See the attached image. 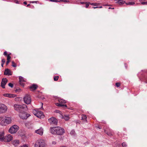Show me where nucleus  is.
<instances>
[{"instance_id": "1", "label": "nucleus", "mask_w": 147, "mask_h": 147, "mask_svg": "<svg viewBox=\"0 0 147 147\" xmlns=\"http://www.w3.org/2000/svg\"><path fill=\"white\" fill-rule=\"evenodd\" d=\"M50 131L53 134L58 135H62L65 132L64 129L60 127H51Z\"/></svg>"}, {"instance_id": "2", "label": "nucleus", "mask_w": 147, "mask_h": 147, "mask_svg": "<svg viewBox=\"0 0 147 147\" xmlns=\"http://www.w3.org/2000/svg\"><path fill=\"white\" fill-rule=\"evenodd\" d=\"M138 76L141 81H144L147 83V72L146 71H142L141 72L138 74Z\"/></svg>"}, {"instance_id": "3", "label": "nucleus", "mask_w": 147, "mask_h": 147, "mask_svg": "<svg viewBox=\"0 0 147 147\" xmlns=\"http://www.w3.org/2000/svg\"><path fill=\"white\" fill-rule=\"evenodd\" d=\"M14 109L20 113L22 111H26L27 109V106L25 104L22 105H19L15 104L14 105Z\"/></svg>"}, {"instance_id": "4", "label": "nucleus", "mask_w": 147, "mask_h": 147, "mask_svg": "<svg viewBox=\"0 0 147 147\" xmlns=\"http://www.w3.org/2000/svg\"><path fill=\"white\" fill-rule=\"evenodd\" d=\"M11 122V119L10 117H5L1 121L0 123L2 126H5L6 125L10 124Z\"/></svg>"}, {"instance_id": "5", "label": "nucleus", "mask_w": 147, "mask_h": 147, "mask_svg": "<svg viewBox=\"0 0 147 147\" xmlns=\"http://www.w3.org/2000/svg\"><path fill=\"white\" fill-rule=\"evenodd\" d=\"M45 145V140L42 139H40L36 142L34 147H44Z\"/></svg>"}, {"instance_id": "6", "label": "nucleus", "mask_w": 147, "mask_h": 147, "mask_svg": "<svg viewBox=\"0 0 147 147\" xmlns=\"http://www.w3.org/2000/svg\"><path fill=\"white\" fill-rule=\"evenodd\" d=\"M58 101L59 103H55V104L56 106L64 108V107H67V106L66 105H63V104L66 102V101L63 99H59Z\"/></svg>"}, {"instance_id": "7", "label": "nucleus", "mask_w": 147, "mask_h": 147, "mask_svg": "<svg viewBox=\"0 0 147 147\" xmlns=\"http://www.w3.org/2000/svg\"><path fill=\"white\" fill-rule=\"evenodd\" d=\"M24 101L27 105L30 104L31 101V99L29 95L26 94L23 98Z\"/></svg>"}, {"instance_id": "8", "label": "nucleus", "mask_w": 147, "mask_h": 147, "mask_svg": "<svg viewBox=\"0 0 147 147\" xmlns=\"http://www.w3.org/2000/svg\"><path fill=\"white\" fill-rule=\"evenodd\" d=\"M19 129V127L16 125H14L11 127L9 130V132L12 134L16 132Z\"/></svg>"}, {"instance_id": "9", "label": "nucleus", "mask_w": 147, "mask_h": 147, "mask_svg": "<svg viewBox=\"0 0 147 147\" xmlns=\"http://www.w3.org/2000/svg\"><path fill=\"white\" fill-rule=\"evenodd\" d=\"M25 111H22L19 113V115L20 117L22 119H26L30 115L29 114H27L25 112Z\"/></svg>"}, {"instance_id": "10", "label": "nucleus", "mask_w": 147, "mask_h": 147, "mask_svg": "<svg viewBox=\"0 0 147 147\" xmlns=\"http://www.w3.org/2000/svg\"><path fill=\"white\" fill-rule=\"evenodd\" d=\"M7 107L4 104H0V114L5 113L7 110Z\"/></svg>"}, {"instance_id": "11", "label": "nucleus", "mask_w": 147, "mask_h": 147, "mask_svg": "<svg viewBox=\"0 0 147 147\" xmlns=\"http://www.w3.org/2000/svg\"><path fill=\"white\" fill-rule=\"evenodd\" d=\"M13 139V137L11 135L8 134L5 136L3 141L5 142H9Z\"/></svg>"}, {"instance_id": "12", "label": "nucleus", "mask_w": 147, "mask_h": 147, "mask_svg": "<svg viewBox=\"0 0 147 147\" xmlns=\"http://www.w3.org/2000/svg\"><path fill=\"white\" fill-rule=\"evenodd\" d=\"M49 122L51 124L57 125L58 122V120L54 117H52L49 119Z\"/></svg>"}, {"instance_id": "13", "label": "nucleus", "mask_w": 147, "mask_h": 147, "mask_svg": "<svg viewBox=\"0 0 147 147\" xmlns=\"http://www.w3.org/2000/svg\"><path fill=\"white\" fill-rule=\"evenodd\" d=\"M7 80L6 78H3L2 79V81L1 84V86L3 88H5V86L6 84Z\"/></svg>"}, {"instance_id": "14", "label": "nucleus", "mask_w": 147, "mask_h": 147, "mask_svg": "<svg viewBox=\"0 0 147 147\" xmlns=\"http://www.w3.org/2000/svg\"><path fill=\"white\" fill-rule=\"evenodd\" d=\"M36 116L40 118H43L44 117L43 113L42 111H41L39 110H38V112Z\"/></svg>"}, {"instance_id": "15", "label": "nucleus", "mask_w": 147, "mask_h": 147, "mask_svg": "<svg viewBox=\"0 0 147 147\" xmlns=\"http://www.w3.org/2000/svg\"><path fill=\"white\" fill-rule=\"evenodd\" d=\"M3 96L5 97H8L10 98H14L16 96V95L11 94L5 93L3 94Z\"/></svg>"}, {"instance_id": "16", "label": "nucleus", "mask_w": 147, "mask_h": 147, "mask_svg": "<svg viewBox=\"0 0 147 147\" xmlns=\"http://www.w3.org/2000/svg\"><path fill=\"white\" fill-rule=\"evenodd\" d=\"M35 132L37 134L42 135L43 134V129L41 127L38 129L36 130Z\"/></svg>"}, {"instance_id": "17", "label": "nucleus", "mask_w": 147, "mask_h": 147, "mask_svg": "<svg viewBox=\"0 0 147 147\" xmlns=\"http://www.w3.org/2000/svg\"><path fill=\"white\" fill-rule=\"evenodd\" d=\"M4 74L6 76L11 75V71L10 69H5Z\"/></svg>"}, {"instance_id": "18", "label": "nucleus", "mask_w": 147, "mask_h": 147, "mask_svg": "<svg viewBox=\"0 0 147 147\" xmlns=\"http://www.w3.org/2000/svg\"><path fill=\"white\" fill-rule=\"evenodd\" d=\"M19 79L20 84L22 86H23L24 83L22 82H26V81L24 79V78L22 76H20L19 78Z\"/></svg>"}, {"instance_id": "19", "label": "nucleus", "mask_w": 147, "mask_h": 147, "mask_svg": "<svg viewBox=\"0 0 147 147\" xmlns=\"http://www.w3.org/2000/svg\"><path fill=\"white\" fill-rule=\"evenodd\" d=\"M38 87V86L35 84H33L30 87V89L31 90H35Z\"/></svg>"}, {"instance_id": "20", "label": "nucleus", "mask_w": 147, "mask_h": 147, "mask_svg": "<svg viewBox=\"0 0 147 147\" xmlns=\"http://www.w3.org/2000/svg\"><path fill=\"white\" fill-rule=\"evenodd\" d=\"M13 144L15 146H17L19 144V141L18 140H13L12 142Z\"/></svg>"}, {"instance_id": "21", "label": "nucleus", "mask_w": 147, "mask_h": 147, "mask_svg": "<svg viewBox=\"0 0 147 147\" xmlns=\"http://www.w3.org/2000/svg\"><path fill=\"white\" fill-rule=\"evenodd\" d=\"M4 133L3 132H0V140L3 141L4 138Z\"/></svg>"}, {"instance_id": "22", "label": "nucleus", "mask_w": 147, "mask_h": 147, "mask_svg": "<svg viewBox=\"0 0 147 147\" xmlns=\"http://www.w3.org/2000/svg\"><path fill=\"white\" fill-rule=\"evenodd\" d=\"M108 130L107 129H104V131L105 133L107 134V135L110 136L112 135L111 133V131L110 130H109V131H108Z\"/></svg>"}, {"instance_id": "23", "label": "nucleus", "mask_w": 147, "mask_h": 147, "mask_svg": "<svg viewBox=\"0 0 147 147\" xmlns=\"http://www.w3.org/2000/svg\"><path fill=\"white\" fill-rule=\"evenodd\" d=\"M87 117L86 115H82L81 119L83 120L84 121H87L86 120Z\"/></svg>"}, {"instance_id": "24", "label": "nucleus", "mask_w": 147, "mask_h": 147, "mask_svg": "<svg viewBox=\"0 0 147 147\" xmlns=\"http://www.w3.org/2000/svg\"><path fill=\"white\" fill-rule=\"evenodd\" d=\"M63 117V118L66 121L68 120L69 119V115H64Z\"/></svg>"}, {"instance_id": "25", "label": "nucleus", "mask_w": 147, "mask_h": 147, "mask_svg": "<svg viewBox=\"0 0 147 147\" xmlns=\"http://www.w3.org/2000/svg\"><path fill=\"white\" fill-rule=\"evenodd\" d=\"M70 134L71 136H75L76 134V132L73 129L71 130V132L70 133Z\"/></svg>"}, {"instance_id": "26", "label": "nucleus", "mask_w": 147, "mask_h": 147, "mask_svg": "<svg viewBox=\"0 0 147 147\" xmlns=\"http://www.w3.org/2000/svg\"><path fill=\"white\" fill-rule=\"evenodd\" d=\"M135 4V3L134 2H129L126 3L127 5H133Z\"/></svg>"}, {"instance_id": "27", "label": "nucleus", "mask_w": 147, "mask_h": 147, "mask_svg": "<svg viewBox=\"0 0 147 147\" xmlns=\"http://www.w3.org/2000/svg\"><path fill=\"white\" fill-rule=\"evenodd\" d=\"M38 110H34L33 111V113L36 116L37 115V112H38Z\"/></svg>"}, {"instance_id": "28", "label": "nucleus", "mask_w": 147, "mask_h": 147, "mask_svg": "<svg viewBox=\"0 0 147 147\" xmlns=\"http://www.w3.org/2000/svg\"><path fill=\"white\" fill-rule=\"evenodd\" d=\"M59 76H55L54 77V80L55 81H57L59 78Z\"/></svg>"}, {"instance_id": "29", "label": "nucleus", "mask_w": 147, "mask_h": 147, "mask_svg": "<svg viewBox=\"0 0 147 147\" xmlns=\"http://www.w3.org/2000/svg\"><path fill=\"white\" fill-rule=\"evenodd\" d=\"M12 66L13 67H16V63L13 61H12Z\"/></svg>"}, {"instance_id": "30", "label": "nucleus", "mask_w": 147, "mask_h": 147, "mask_svg": "<svg viewBox=\"0 0 147 147\" xmlns=\"http://www.w3.org/2000/svg\"><path fill=\"white\" fill-rule=\"evenodd\" d=\"M122 146L123 147H127V145L126 143L125 142H123L122 144Z\"/></svg>"}, {"instance_id": "31", "label": "nucleus", "mask_w": 147, "mask_h": 147, "mask_svg": "<svg viewBox=\"0 0 147 147\" xmlns=\"http://www.w3.org/2000/svg\"><path fill=\"white\" fill-rule=\"evenodd\" d=\"M115 85L117 87H119L120 86V83L119 82L116 83Z\"/></svg>"}, {"instance_id": "32", "label": "nucleus", "mask_w": 147, "mask_h": 147, "mask_svg": "<svg viewBox=\"0 0 147 147\" xmlns=\"http://www.w3.org/2000/svg\"><path fill=\"white\" fill-rule=\"evenodd\" d=\"M90 5H92L96 6L98 5V3H90Z\"/></svg>"}, {"instance_id": "33", "label": "nucleus", "mask_w": 147, "mask_h": 147, "mask_svg": "<svg viewBox=\"0 0 147 147\" xmlns=\"http://www.w3.org/2000/svg\"><path fill=\"white\" fill-rule=\"evenodd\" d=\"M8 86L11 88H12L13 87V84L11 83H9L8 84Z\"/></svg>"}, {"instance_id": "34", "label": "nucleus", "mask_w": 147, "mask_h": 147, "mask_svg": "<svg viewBox=\"0 0 147 147\" xmlns=\"http://www.w3.org/2000/svg\"><path fill=\"white\" fill-rule=\"evenodd\" d=\"M141 3L143 5H147V1L141 2Z\"/></svg>"}, {"instance_id": "35", "label": "nucleus", "mask_w": 147, "mask_h": 147, "mask_svg": "<svg viewBox=\"0 0 147 147\" xmlns=\"http://www.w3.org/2000/svg\"><path fill=\"white\" fill-rule=\"evenodd\" d=\"M5 60L4 59H3L1 60L2 63L4 64V63L5 62Z\"/></svg>"}, {"instance_id": "36", "label": "nucleus", "mask_w": 147, "mask_h": 147, "mask_svg": "<svg viewBox=\"0 0 147 147\" xmlns=\"http://www.w3.org/2000/svg\"><path fill=\"white\" fill-rule=\"evenodd\" d=\"M11 58V57L9 56V55L7 56V60H10V59Z\"/></svg>"}, {"instance_id": "37", "label": "nucleus", "mask_w": 147, "mask_h": 147, "mask_svg": "<svg viewBox=\"0 0 147 147\" xmlns=\"http://www.w3.org/2000/svg\"><path fill=\"white\" fill-rule=\"evenodd\" d=\"M20 147H28V145L25 144L23 145L22 146H20Z\"/></svg>"}, {"instance_id": "38", "label": "nucleus", "mask_w": 147, "mask_h": 147, "mask_svg": "<svg viewBox=\"0 0 147 147\" xmlns=\"http://www.w3.org/2000/svg\"><path fill=\"white\" fill-rule=\"evenodd\" d=\"M123 1H121V0L120 1H117V3H118L119 4H123V3L122 2Z\"/></svg>"}, {"instance_id": "39", "label": "nucleus", "mask_w": 147, "mask_h": 147, "mask_svg": "<svg viewBox=\"0 0 147 147\" xmlns=\"http://www.w3.org/2000/svg\"><path fill=\"white\" fill-rule=\"evenodd\" d=\"M102 6H99V7H92V8H93V9H94L96 8H102Z\"/></svg>"}, {"instance_id": "40", "label": "nucleus", "mask_w": 147, "mask_h": 147, "mask_svg": "<svg viewBox=\"0 0 147 147\" xmlns=\"http://www.w3.org/2000/svg\"><path fill=\"white\" fill-rule=\"evenodd\" d=\"M60 1H63L64 2H69V1L67 0H60Z\"/></svg>"}, {"instance_id": "41", "label": "nucleus", "mask_w": 147, "mask_h": 147, "mask_svg": "<svg viewBox=\"0 0 147 147\" xmlns=\"http://www.w3.org/2000/svg\"><path fill=\"white\" fill-rule=\"evenodd\" d=\"M7 52L6 51H5L4 52V53H3V55H7Z\"/></svg>"}, {"instance_id": "42", "label": "nucleus", "mask_w": 147, "mask_h": 147, "mask_svg": "<svg viewBox=\"0 0 147 147\" xmlns=\"http://www.w3.org/2000/svg\"><path fill=\"white\" fill-rule=\"evenodd\" d=\"M10 61V60H7V61L6 63V64L7 65H8V64H9V63Z\"/></svg>"}, {"instance_id": "43", "label": "nucleus", "mask_w": 147, "mask_h": 147, "mask_svg": "<svg viewBox=\"0 0 147 147\" xmlns=\"http://www.w3.org/2000/svg\"><path fill=\"white\" fill-rule=\"evenodd\" d=\"M89 6V4L87 3V4H86V5L85 7L86 8H87Z\"/></svg>"}, {"instance_id": "44", "label": "nucleus", "mask_w": 147, "mask_h": 147, "mask_svg": "<svg viewBox=\"0 0 147 147\" xmlns=\"http://www.w3.org/2000/svg\"><path fill=\"white\" fill-rule=\"evenodd\" d=\"M57 144V143L55 141H53L52 142V144H54V145H55L56 144Z\"/></svg>"}, {"instance_id": "45", "label": "nucleus", "mask_w": 147, "mask_h": 147, "mask_svg": "<svg viewBox=\"0 0 147 147\" xmlns=\"http://www.w3.org/2000/svg\"><path fill=\"white\" fill-rule=\"evenodd\" d=\"M60 1H57L56 0H53V2H60Z\"/></svg>"}, {"instance_id": "46", "label": "nucleus", "mask_w": 147, "mask_h": 147, "mask_svg": "<svg viewBox=\"0 0 147 147\" xmlns=\"http://www.w3.org/2000/svg\"><path fill=\"white\" fill-rule=\"evenodd\" d=\"M37 2V1H31L30 2V3H34L35 2L36 3Z\"/></svg>"}, {"instance_id": "47", "label": "nucleus", "mask_w": 147, "mask_h": 147, "mask_svg": "<svg viewBox=\"0 0 147 147\" xmlns=\"http://www.w3.org/2000/svg\"><path fill=\"white\" fill-rule=\"evenodd\" d=\"M25 5H26L27 4V2L26 1H24V2L23 3Z\"/></svg>"}, {"instance_id": "48", "label": "nucleus", "mask_w": 147, "mask_h": 147, "mask_svg": "<svg viewBox=\"0 0 147 147\" xmlns=\"http://www.w3.org/2000/svg\"><path fill=\"white\" fill-rule=\"evenodd\" d=\"M98 127L100 129L101 128V126H99Z\"/></svg>"}, {"instance_id": "49", "label": "nucleus", "mask_w": 147, "mask_h": 147, "mask_svg": "<svg viewBox=\"0 0 147 147\" xmlns=\"http://www.w3.org/2000/svg\"><path fill=\"white\" fill-rule=\"evenodd\" d=\"M49 1L51 2H53V0H49Z\"/></svg>"}, {"instance_id": "50", "label": "nucleus", "mask_w": 147, "mask_h": 147, "mask_svg": "<svg viewBox=\"0 0 147 147\" xmlns=\"http://www.w3.org/2000/svg\"><path fill=\"white\" fill-rule=\"evenodd\" d=\"M4 65L3 64V63H1V66L2 67H3V65Z\"/></svg>"}, {"instance_id": "51", "label": "nucleus", "mask_w": 147, "mask_h": 147, "mask_svg": "<svg viewBox=\"0 0 147 147\" xmlns=\"http://www.w3.org/2000/svg\"><path fill=\"white\" fill-rule=\"evenodd\" d=\"M109 9H114V8H111V7H109Z\"/></svg>"}, {"instance_id": "52", "label": "nucleus", "mask_w": 147, "mask_h": 147, "mask_svg": "<svg viewBox=\"0 0 147 147\" xmlns=\"http://www.w3.org/2000/svg\"><path fill=\"white\" fill-rule=\"evenodd\" d=\"M16 3H18V1H17L16 2Z\"/></svg>"}, {"instance_id": "53", "label": "nucleus", "mask_w": 147, "mask_h": 147, "mask_svg": "<svg viewBox=\"0 0 147 147\" xmlns=\"http://www.w3.org/2000/svg\"><path fill=\"white\" fill-rule=\"evenodd\" d=\"M126 64H125V66L126 68H127V66H126Z\"/></svg>"}, {"instance_id": "54", "label": "nucleus", "mask_w": 147, "mask_h": 147, "mask_svg": "<svg viewBox=\"0 0 147 147\" xmlns=\"http://www.w3.org/2000/svg\"><path fill=\"white\" fill-rule=\"evenodd\" d=\"M29 5H30V4H28V5L27 6V7H28V6H29Z\"/></svg>"}, {"instance_id": "55", "label": "nucleus", "mask_w": 147, "mask_h": 147, "mask_svg": "<svg viewBox=\"0 0 147 147\" xmlns=\"http://www.w3.org/2000/svg\"><path fill=\"white\" fill-rule=\"evenodd\" d=\"M18 91V90H16V92H17Z\"/></svg>"}, {"instance_id": "56", "label": "nucleus", "mask_w": 147, "mask_h": 147, "mask_svg": "<svg viewBox=\"0 0 147 147\" xmlns=\"http://www.w3.org/2000/svg\"><path fill=\"white\" fill-rule=\"evenodd\" d=\"M1 117H0V121L1 120Z\"/></svg>"}, {"instance_id": "57", "label": "nucleus", "mask_w": 147, "mask_h": 147, "mask_svg": "<svg viewBox=\"0 0 147 147\" xmlns=\"http://www.w3.org/2000/svg\"><path fill=\"white\" fill-rule=\"evenodd\" d=\"M139 1L140 2L142 1V0H139Z\"/></svg>"}, {"instance_id": "58", "label": "nucleus", "mask_w": 147, "mask_h": 147, "mask_svg": "<svg viewBox=\"0 0 147 147\" xmlns=\"http://www.w3.org/2000/svg\"><path fill=\"white\" fill-rule=\"evenodd\" d=\"M61 137H60V140H61Z\"/></svg>"}]
</instances>
